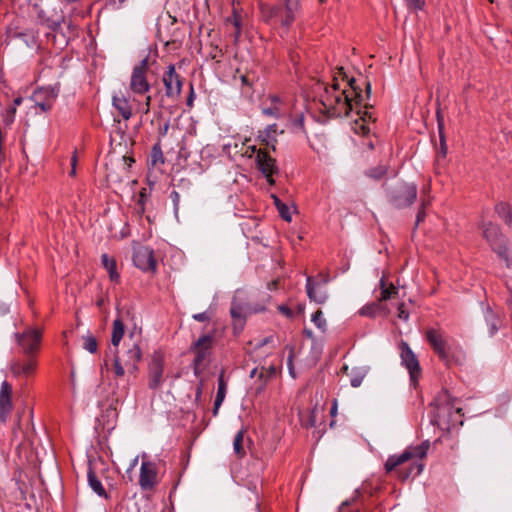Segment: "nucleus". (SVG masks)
<instances>
[{
	"mask_svg": "<svg viewBox=\"0 0 512 512\" xmlns=\"http://www.w3.org/2000/svg\"><path fill=\"white\" fill-rule=\"evenodd\" d=\"M134 142V130H112L110 133L112 150L105 164L106 177L109 181L120 183L129 177V169L135 160L127 153Z\"/></svg>",
	"mask_w": 512,
	"mask_h": 512,
	"instance_id": "obj_1",
	"label": "nucleus"
},
{
	"mask_svg": "<svg viewBox=\"0 0 512 512\" xmlns=\"http://www.w3.org/2000/svg\"><path fill=\"white\" fill-rule=\"evenodd\" d=\"M429 448L430 442L426 440L422 442L420 445L407 447L400 455L389 456L385 462L386 472H394L396 474V477L401 480H406L412 474L419 475L424 468V465L422 463L413 462L408 469L399 467L408 461L424 459L427 455Z\"/></svg>",
	"mask_w": 512,
	"mask_h": 512,
	"instance_id": "obj_2",
	"label": "nucleus"
},
{
	"mask_svg": "<svg viewBox=\"0 0 512 512\" xmlns=\"http://www.w3.org/2000/svg\"><path fill=\"white\" fill-rule=\"evenodd\" d=\"M400 349V358L402 365L405 366V368L408 370L410 375V381L413 386H416L419 380V377L421 376V368L419 361L414 354V352L411 350L408 343L402 341L399 344Z\"/></svg>",
	"mask_w": 512,
	"mask_h": 512,
	"instance_id": "obj_3",
	"label": "nucleus"
},
{
	"mask_svg": "<svg viewBox=\"0 0 512 512\" xmlns=\"http://www.w3.org/2000/svg\"><path fill=\"white\" fill-rule=\"evenodd\" d=\"M426 339L439 358L450 363L452 359L451 346L448 344L440 330L430 328L426 331Z\"/></svg>",
	"mask_w": 512,
	"mask_h": 512,
	"instance_id": "obj_4",
	"label": "nucleus"
},
{
	"mask_svg": "<svg viewBox=\"0 0 512 512\" xmlns=\"http://www.w3.org/2000/svg\"><path fill=\"white\" fill-rule=\"evenodd\" d=\"M142 458L139 486L144 491H150L158 484V468L155 462L146 459V454H143Z\"/></svg>",
	"mask_w": 512,
	"mask_h": 512,
	"instance_id": "obj_5",
	"label": "nucleus"
},
{
	"mask_svg": "<svg viewBox=\"0 0 512 512\" xmlns=\"http://www.w3.org/2000/svg\"><path fill=\"white\" fill-rule=\"evenodd\" d=\"M164 379V356L160 352H155L148 365V387L157 390L163 384Z\"/></svg>",
	"mask_w": 512,
	"mask_h": 512,
	"instance_id": "obj_6",
	"label": "nucleus"
},
{
	"mask_svg": "<svg viewBox=\"0 0 512 512\" xmlns=\"http://www.w3.org/2000/svg\"><path fill=\"white\" fill-rule=\"evenodd\" d=\"M480 228L482 229L483 238L486 239L491 248L499 255H504L506 246L499 227L492 222H483Z\"/></svg>",
	"mask_w": 512,
	"mask_h": 512,
	"instance_id": "obj_7",
	"label": "nucleus"
},
{
	"mask_svg": "<svg viewBox=\"0 0 512 512\" xmlns=\"http://www.w3.org/2000/svg\"><path fill=\"white\" fill-rule=\"evenodd\" d=\"M16 337L22 353L25 356H35L40 347L41 331L29 329L21 334H16Z\"/></svg>",
	"mask_w": 512,
	"mask_h": 512,
	"instance_id": "obj_8",
	"label": "nucleus"
},
{
	"mask_svg": "<svg viewBox=\"0 0 512 512\" xmlns=\"http://www.w3.org/2000/svg\"><path fill=\"white\" fill-rule=\"evenodd\" d=\"M417 195L416 186L413 184H401L391 193V200L395 207L404 208L411 205Z\"/></svg>",
	"mask_w": 512,
	"mask_h": 512,
	"instance_id": "obj_9",
	"label": "nucleus"
},
{
	"mask_svg": "<svg viewBox=\"0 0 512 512\" xmlns=\"http://www.w3.org/2000/svg\"><path fill=\"white\" fill-rule=\"evenodd\" d=\"M37 369L36 356H25L16 358L10 364V371L15 377L29 378L33 376Z\"/></svg>",
	"mask_w": 512,
	"mask_h": 512,
	"instance_id": "obj_10",
	"label": "nucleus"
},
{
	"mask_svg": "<svg viewBox=\"0 0 512 512\" xmlns=\"http://www.w3.org/2000/svg\"><path fill=\"white\" fill-rule=\"evenodd\" d=\"M265 310V304L263 305H247L242 306L240 304H237L236 301H233L232 307L230 310L232 319H233V325L234 329H238L241 331L243 329L245 318L248 314L251 313H258Z\"/></svg>",
	"mask_w": 512,
	"mask_h": 512,
	"instance_id": "obj_11",
	"label": "nucleus"
},
{
	"mask_svg": "<svg viewBox=\"0 0 512 512\" xmlns=\"http://www.w3.org/2000/svg\"><path fill=\"white\" fill-rule=\"evenodd\" d=\"M133 262L143 271H154L157 265L153 250L146 246L134 248Z\"/></svg>",
	"mask_w": 512,
	"mask_h": 512,
	"instance_id": "obj_12",
	"label": "nucleus"
},
{
	"mask_svg": "<svg viewBox=\"0 0 512 512\" xmlns=\"http://www.w3.org/2000/svg\"><path fill=\"white\" fill-rule=\"evenodd\" d=\"M163 84L165 86L166 96L177 98L181 93L182 81L179 74L175 71V66L170 64L168 70L163 75Z\"/></svg>",
	"mask_w": 512,
	"mask_h": 512,
	"instance_id": "obj_13",
	"label": "nucleus"
},
{
	"mask_svg": "<svg viewBox=\"0 0 512 512\" xmlns=\"http://www.w3.org/2000/svg\"><path fill=\"white\" fill-rule=\"evenodd\" d=\"M13 389L11 384L3 381L0 387V422L5 424L13 410Z\"/></svg>",
	"mask_w": 512,
	"mask_h": 512,
	"instance_id": "obj_14",
	"label": "nucleus"
},
{
	"mask_svg": "<svg viewBox=\"0 0 512 512\" xmlns=\"http://www.w3.org/2000/svg\"><path fill=\"white\" fill-rule=\"evenodd\" d=\"M58 95V90L55 88H41L34 92L33 101L35 106H38L42 111L50 110Z\"/></svg>",
	"mask_w": 512,
	"mask_h": 512,
	"instance_id": "obj_15",
	"label": "nucleus"
},
{
	"mask_svg": "<svg viewBox=\"0 0 512 512\" xmlns=\"http://www.w3.org/2000/svg\"><path fill=\"white\" fill-rule=\"evenodd\" d=\"M212 337L209 335H204L200 337L197 342L193 346V350L196 354L194 359L195 367H198L202 364L204 359L206 358L208 351L212 345Z\"/></svg>",
	"mask_w": 512,
	"mask_h": 512,
	"instance_id": "obj_16",
	"label": "nucleus"
},
{
	"mask_svg": "<svg viewBox=\"0 0 512 512\" xmlns=\"http://www.w3.org/2000/svg\"><path fill=\"white\" fill-rule=\"evenodd\" d=\"M142 356V351L137 343H132L125 354L123 355L124 366L127 368L128 372H135L138 367L137 364L140 361Z\"/></svg>",
	"mask_w": 512,
	"mask_h": 512,
	"instance_id": "obj_17",
	"label": "nucleus"
},
{
	"mask_svg": "<svg viewBox=\"0 0 512 512\" xmlns=\"http://www.w3.org/2000/svg\"><path fill=\"white\" fill-rule=\"evenodd\" d=\"M256 162L258 169L264 176H269V173H278L275 159L261 149L257 151Z\"/></svg>",
	"mask_w": 512,
	"mask_h": 512,
	"instance_id": "obj_18",
	"label": "nucleus"
},
{
	"mask_svg": "<svg viewBox=\"0 0 512 512\" xmlns=\"http://www.w3.org/2000/svg\"><path fill=\"white\" fill-rule=\"evenodd\" d=\"M390 310L385 303H382L379 299L372 303H368L359 310L361 316L374 318L376 316H388Z\"/></svg>",
	"mask_w": 512,
	"mask_h": 512,
	"instance_id": "obj_19",
	"label": "nucleus"
},
{
	"mask_svg": "<svg viewBox=\"0 0 512 512\" xmlns=\"http://www.w3.org/2000/svg\"><path fill=\"white\" fill-rule=\"evenodd\" d=\"M130 89L136 94H144L148 92L150 84L147 81L146 73L141 72L139 69H133Z\"/></svg>",
	"mask_w": 512,
	"mask_h": 512,
	"instance_id": "obj_20",
	"label": "nucleus"
},
{
	"mask_svg": "<svg viewBox=\"0 0 512 512\" xmlns=\"http://www.w3.org/2000/svg\"><path fill=\"white\" fill-rule=\"evenodd\" d=\"M306 288L310 300L319 304H322L327 300L328 294L326 289L318 284H314L311 277L307 278Z\"/></svg>",
	"mask_w": 512,
	"mask_h": 512,
	"instance_id": "obj_21",
	"label": "nucleus"
},
{
	"mask_svg": "<svg viewBox=\"0 0 512 512\" xmlns=\"http://www.w3.org/2000/svg\"><path fill=\"white\" fill-rule=\"evenodd\" d=\"M348 84L354 93V98L357 104L362 103L365 99H369L371 96V82L367 79L364 80L363 85L365 87V91H363L359 85L356 83L355 78H348Z\"/></svg>",
	"mask_w": 512,
	"mask_h": 512,
	"instance_id": "obj_22",
	"label": "nucleus"
},
{
	"mask_svg": "<svg viewBox=\"0 0 512 512\" xmlns=\"http://www.w3.org/2000/svg\"><path fill=\"white\" fill-rule=\"evenodd\" d=\"M45 23L47 25V27L52 30V32L56 33V34H60V36L62 37V39L60 40V44H62L63 46H66L69 42V36H66L65 33H63L61 30V25L62 23H65V16L64 15H60L58 16L57 18L53 19V18H47L45 20Z\"/></svg>",
	"mask_w": 512,
	"mask_h": 512,
	"instance_id": "obj_23",
	"label": "nucleus"
},
{
	"mask_svg": "<svg viewBox=\"0 0 512 512\" xmlns=\"http://www.w3.org/2000/svg\"><path fill=\"white\" fill-rule=\"evenodd\" d=\"M112 102H113V106L115 107V109L118 110V112L120 113V115L125 119V120H128L132 113H131V106L129 104V101L124 97V96H113V99H112Z\"/></svg>",
	"mask_w": 512,
	"mask_h": 512,
	"instance_id": "obj_24",
	"label": "nucleus"
},
{
	"mask_svg": "<svg viewBox=\"0 0 512 512\" xmlns=\"http://www.w3.org/2000/svg\"><path fill=\"white\" fill-rule=\"evenodd\" d=\"M380 296L378 299L384 303L387 300L393 299L398 294V289L393 284H386L385 278L382 277L380 280Z\"/></svg>",
	"mask_w": 512,
	"mask_h": 512,
	"instance_id": "obj_25",
	"label": "nucleus"
},
{
	"mask_svg": "<svg viewBox=\"0 0 512 512\" xmlns=\"http://www.w3.org/2000/svg\"><path fill=\"white\" fill-rule=\"evenodd\" d=\"M149 166L152 168H158L165 163V158L161 149L160 141H158L153 147L149 158Z\"/></svg>",
	"mask_w": 512,
	"mask_h": 512,
	"instance_id": "obj_26",
	"label": "nucleus"
},
{
	"mask_svg": "<svg viewBox=\"0 0 512 512\" xmlns=\"http://www.w3.org/2000/svg\"><path fill=\"white\" fill-rule=\"evenodd\" d=\"M101 261L104 268L107 270L111 281L117 282L119 280V274L116 271L115 259L110 257L108 254H103L101 256Z\"/></svg>",
	"mask_w": 512,
	"mask_h": 512,
	"instance_id": "obj_27",
	"label": "nucleus"
},
{
	"mask_svg": "<svg viewBox=\"0 0 512 512\" xmlns=\"http://www.w3.org/2000/svg\"><path fill=\"white\" fill-rule=\"evenodd\" d=\"M125 328L124 323L120 318H117L113 322L111 343L114 347H118L124 336Z\"/></svg>",
	"mask_w": 512,
	"mask_h": 512,
	"instance_id": "obj_28",
	"label": "nucleus"
},
{
	"mask_svg": "<svg viewBox=\"0 0 512 512\" xmlns=\"http://www.w3.org/2000/svg\"><path fill=\"white\" fill-rule=\"evenodd\" d=\"M225 395H226V383L224 381L223 373H221V375L219 376V379H218V390H217V395H216L215 402H214V411H213L214 415L217 414L219 407L221 406L222 402L225 399Z\"/></svg>",
	"mask_w": 512,
	"mask_h": 512,
	"instance_id": "obj_29",
	"label": "nucleus"
},
{
	"mask_svg": "<svg viewBox=\"0 0 512 512\" xmlns=\"http://www.w3.org/2000/svg\"><path fill=\"white\" fill-rule=\"evenodd\" d=\"M259 8H260L261 16L264 19V21H266V22H268L272 18L278 16L282 10L281 7H279V6H269L262 2L259 3Z\"/></svg>",
	"mask_w": 512,
	"mask_h": 512,
	"instance_id": "obj_30",
	"label": "nucleus"
},
{
	"mask_svg": "<svg viewBox=\"0 0 512 512\" xmlns=\"http://www.w3.org/2000/svg\"><path fill=\"white\" fill-rule=\"evenodd\" d=\"M88 482L95 493H97L101 497H107L106 491L102 486L101 481L98 479L97 475L92 470L88 471Z\"/></svg>",
	"mask_w": 512,
	"mask_h": 512,
	"instance_id": "obj_31",
	"label": "nucleus"
},
{
	"mask_svg": "<svg viewBox=\"0 0 512 512\" xmlns=\"http://www.w3.org/2000/svg\"><path fill=\"white\" fill-rule=\"evenodd\" d=\"M286 10V16L283 25L289 26L294 21V11L298 7V0H283Z\"/></svg>",
	"mask_w": 512,
	"mask_h": 512,
	"instance_id": "obj_32",
	"label": "nucleus"
},
{
	"mask_svg": "<svg viewBox=\"0 0 512 512\" xmlns=\"http://www.w3.org/2000/svg\"><path fill=\"white\" fill-rule=\"evenodd\" d=\"M485 320H486L487 325L489 326L490 335H493L494 333H496L498 331L499 325H500V320H499L498 316L490 309H487V311L485 313Z\"/></svg>",
	"mask_w": 512,
	"mask_h": 512,
	"instance_id": "obj_33",
	"label": "nucleus"
},
{
	"mask_svg": "<svg viewBox=\"0 0 512 512\" xmlns=\"http://www.w3.org/2000/svg\"><path fill=\"white\" fill-rule=\"evenodd\" d=\"M243 441H244V431L240 430L235 435L234 441H233V449H234L235 454L238 457H243L245 455V453H246L244 445H243Z\"/></svg>",
	"mask_w": 512,
	"mask_h": 512,
	"instance_id": "obj_34",
	"label": "nucleus"
},
{
	"mask_svg": "<svg viewBox=\"0 0 512 512\" xmlns=\"http://www.w3.org/2000/svg\"><path fill=\"white\" fill-rule=\"evenodd\" d=\"M496 213L507 223L512 221L511 207L509 204L501 202L495 206Z\"/></svg>",
	"mask_w": 512,
	"mask_h": 512,
	"instance_id": "obj_35",
	"label": "nucleus"
},
{
	"mask_svg": "<svg viewBox=\"0 0 512 512\" xmlns=\"http://www.w3.org/2000/svg\"><path fill=\"white\" fill-rule=\"evenodd\" d=\"M355 131L362 139L361 143H358V145L367 146L369 149H372L374 147V140L370 133L371 130H355Z\"/></svg>",
	"mask_w": 512,
	"mask_h": 512,
	"instance_id": "obj_36",
	"label": "nucleus"
},
{
	"mask_svg": "<svg viewBox=\"0 0 512 512\" xmlns=\"http://www.w3.org/2000/svg\"><path fill=\"white\" fill-rule=\"evenodd\" d=\"M365 375L366 371L364 369H353L350 379L351 385L355 388L359 387L362 384Z\"/></svg>",
	"mask_w": 512,
	"mask_h": 512,
	"instance_id": "obj_37",
	"label": "nucleus"
},
{
	"mask_svg": "<svg viewBox=\"0 0 512 512\" xmlns=\"http://www.w3.org/2000/svg\"><path fill=\"white\" fill-rule=\"evenodd\" d=\"M262 113L266 116L278 118L285 114L284 110L280 106H263Z\"/></svg>",
	"mask_w": 512,
	"mask_h": 512,
	"instance_id": "obj_38",
	"label": "nucleus"
},
{
	"mask_svg": "<svg viewBox=\"0 0 512 512\" xmlns=\"http://www.w3.org/2000/svg\"><path fill=\"white\" fill-rule=\"evenodd\" d=\"M83 348L90 353H95L98 348L97 340L92 335H86L83 337Z\"/></svg>",
	"mask_w": 512,
	"mask_h": 512,
	"instance_id": "obj_39",
	"label": "nucleus"
},
{
	"mask_svg": "<svg viewBox=\"0 0 512 512\" xmlns=\"http://www.w3.org/2000/svg\"><path fill=\"white\" fill-rule=\"evenodd\" d=\"M312 322L316 325L318 329H320L322 332H325L326 330V320L323 317V313L321 310H317L312 315Z\"/></svg>",
	"mask_w": 512,
	"mask_h": 512,
	"instance_id": "obj_40",
	"label": "nucleus"
},
{
	"mask_svg": "<svg viewBox=\"0 0 512 512\" xmlns=\"http://www.w3.org/2000/svg\"><path fill=\"white\" fill-rule=\"evenodd\" d=\"M233 18H234L233 24L235 26V31H234V33L231 34V36H233L234 43L236 44L238 42L240 34H241V19H240V16H238L235 11L233 14Z\"/></svg>",
	"mask_w": 512,
	"mask_h": 512,
	"instance_id": "obj_41",
	"label": "nucleus"
},
{
	"mask_svg": "<svg viewBox=\"0 0 512 512\" xmlns=\"http://www.w3.org/2000/svg\"><path fill=\"white\" fill-rule=\"evenodd\" d=\"M16 109L15 107H8L3 115V124L9 126L14 122Z\"/></svg>",
	"mask_w": 512,
	"mask_h": 512,
	"instance_id": "obj_42",
	"label": "nucleus"
},
{
	"mask_svg": "<svg viewBox=\"0 0 512 512\" xmlns=\"http://www.w3.org/2000/svg\"><path fill=\"white\" fill-rule=\"evenodd\" d=\"M117 354H118V351L116 350L115 356H114V371H115V374L117 377H122L125 374V369L121 363V359L119 358V356Z\"/></svg>",
	"mask_w": 512,
	"mask_h": 512,
	"instance_id": "obj_43",
	"label": "nucleus"
},
{
	"mask_svg": "<svg viewBox=\"0 0 512 512\" xmlns=\"http://www.w3.org/2000/svg\"><path fill=\"white\" fill-rule=\"evenodd\" d=\"M439 140H440V149H439V156L445 158L447 154V144H446V137L444 134V130H439Z\"/></svg>",
	"mask_w": 512,
	"mask_h": 512,
	"instance_id": "obj_44",
	"label": "nucleus"
},
{
	"mask_svg": "<svg viewBox=\"0 0 512 512\" xmlns=\"http://www.w3.org/2000/svg\"><path fill=\"white\" fill-rule=\"evenodd\" d=\"M277 210L283 220L291 222L292 215L290 212V208L285 203L281 204Z\"/></svg>",
	"mask_w": 512,
	"mask_h": 512,
	"instance_id": "obj_45",
	"label": "nucleus"
},
{
	"mask_svg": "<svg viewBox=\"0 0 512 512\" xmlns=\"http://www.w3.org/2000/svg\"><path fill=\"white\" fill-rule=\"evenodd\" d=\"M386 174V168L384 166H378L374 169L369 170L367 175L374 179H380Z\"/></svg>",
	"mask_w": 512,
	"mask_h": 512,
	"instance_id": "obj_46",
	"label": "nucleus"
},
{
	"mask_svg": "<svg viewBox=\"0 0 512 512\" xmlns=\"http://www.w3.org/2000/svg\"><path fill=\"white\" fill-rule=\"evenodd\" d=\"M257 79V76L255 75L254 72H248L244 75L241 76V82L243 85H246V86H249V87H252L253 83L255 82V80Z\"/></svg>",
	"mask_w": 512,
	"mask_h": 512,
	"instance_id": "obj_47",
	"label": "nucleus"
},
{
	"mask_svg": "<svg viewBox=\"0 0 512 512\" xmlns=\"http://www.w3.org/2000/svg\"><path fill=\"white\" fill-rule=\"evenodd\" d=\"M360 119L363 121V124H361L359 128H367L366 125L376 122V119L373 118L372 114L369 113L368 111H364L363 114L360 116Z\"/></svg>",
	"mask_w": 512,
	"mask_h": 512,
	"instance_id": "obj_48",
	"label": "nucleus"
},
{
	"mask_svg": "<svg viewBox=\"0 0 512 512\" xmlns=\"http://www.w3.org/2000/svg\"><path fill=\"white\" fill-rule=\"evenodd\" d=\"M449 410V408L447 407H439L438 408V411H437V417L435 419H433V423L442 427L445 423L443 422L442 420V415H444L447 411Z\"/></svg>",
	"mask_w": 512,
	"mask_h": 512,
	"instance_id": "obj_49",
	"label": "nucleus"
},
{
	"mask_svg": "<svg viewBox=\"0 0 512 512\" xmlns=\"http://www.w3.org/2000/svg\"><path fill=\"white\" fill-rule=\"evenodd\" d=\"M397 317L403 321H407L409 319V312L405 309L404 303L399 304L397 308Z\"/></svg>",
	"mask_w": 512,
	"mask_h": 512,
	"instance_id": "obj_50",
	"label": "nucleus"
},
{
	"mask_svg": "<svg viewBox=\"0 0 512 512\" xmlns=\"http://www.w3.org/2000/svg\"><path fill=\"white\" fill-rule=\"evenodd\" d=\"M406 3H407V6L410 8V9H415V10H422L423 7H424V1H421V0H405Z\"/></svg>",
	"mask_w": 512,
	"mask_h": 512,
	"instance_id": "obj_51",
	"label": "nucleus"
},
{
	"mask_svg": "<svg viewBox=\"0 0 512 512\" xmlns=\"http://www.w3.org/2000/svg\"><path fill=\"white\" fill-rule=\"evenodd\" d=\"M276 373V369L274 366H270L268 369H265V368H261L260 369V374H259V377L260 378H263L264 376L269 378V377H272L274 376Z\"/></svg>",
	"mask_w": 512,
	"mask_h": 512,
	"instance_id": "obj_52",
	"label": "nucleus"
},
{
	"mask_svg": "<svg viewBox=\"0 0 512 512\" xmlns=\"http://www.w3.org/2000/svg\"><path fill=\"white\" fill-rule=\"evenodd\" d=\"M133 69H139L141 72L147 73L149 69V56H146L143 60H141L140 63Z\"/></svg>",
	"mask_w": 512,
	"mask_h": 512,
	"instance_id": "obj_53",
	"label": "nucleus"
},
{
	"mask_svg": "<svg viewBox=\"0 0 512 512\" xmlns=\"http://www.w3.org/2000/svg\"><path fill=\"white\" fill-rule=\"evenodd\" d=\"M425 207H426V204H425V202H423L421 205V208L419 209V211L417 213L416 223H415L416 226H418L425 219V216H426Z\"/></svg>",
	"mask_w": 512,
	"mask_h": 512,
	"instance_id": "obj_54",
	"label": "nucleus"
},
{
	"mask_svg": "<svg viewBox=\"0 0 512 512\" xmlns=\"http://www.w3.org/2000/svg\"><path fill=\"white\" fill-rule=\"evenodd\" d=\"M342 95L344 96L343 105L345 108V113L348 114V111L352 109L351 98L346 94V91H343Z\"/></svg>",
	"mask_w": 512,
	"mask_h": 512,
	"instance_id": "obj_55",
	"label": "nucleus"
},
{
	"mask_svg": "<svg viewBox=\"0 0 512 512\" xmlns=\"http://www.w3.org/2000/svg\"><path fill=\"white\" fill-rule=\"evenodd\" d=\"M193 319L199 322H205L210 320V315L207 312L197 313L193 315Z\"/></svg>",
	"mask_w": 512,
	"mask_h": 512,
	"instance_id": "obj_56",
	"label": "nucleus"
},
{
	"mask_svg": "<svg viewBox=\"0 0 512 512\" xmlns=\"http://www.w3.org/2000/svg\"><path fill=\"white\" fill-rule=\"evenodd\" d=\"M278 311L288 318H291L293 316L292 310L285 305L278 306Z\"/></svg>",
	"mask_w": 512,
	"mask_h": 512,
	"instance_id": "obj_57",
	"label": "nucleus"
},
{
	"mask_svg": "<svg viewBox=\"0 0 512 512\" xmlns=\"http://www.w3.org/2000/svg\"><path fill=\"white\" fill-rule=\"evenodd\" d=\"M268 101L270 102V105L280 106L283 109V103L278 96L272 95L268 98Z\"/></svg>",
	"mask_w": 512,
	"mask_h": 512,
	"instance_id": "obj_58",
	"label": "nucleus"
},
{
	"mask_svg": "<svg viewBox=\"0 0 512 512\" xmlns=\"http://www.w3.org/2000/svg\"><path fill=\"white\" fill-rule=\"evenodd\" d=\"M436 117L438 122V128H444V117L439 110H437Z\"/></svg>",
	"mask_w": 512,
	"mask_h": 512,
	"instance_id": "obj_59",
	"label": "nucleus"
},
{
	"mask_svg": "<svg viewBox=\"0 0 512 512\" xmlns=\"http://www.w3.org/2000/svg\"><path fill=\"white\" fill-rule=\"evenodd\" d=\"M171 198L173 200L174 205L177 207L180 198L179 193L177 191H172Z\"/></svg>",
	"mask_w": 512,
	"mask_h": 512,
	"instance_id": "obj_60",
	"label": "nucleus"
},
{
	"mask_svg": "<svg viewBox=\"0 0 512 512\" xmlns=\"http://www.w3.org/2000/svg\"><path fill=\"white\" fill-rule=\"evenodd\" d=\"M193 99H194V91H193V86L191 85V87H190V94L187 97V105L188 106H192Z\"/></svg>",
	"mask_w": 512,
	"mask_h": 512,
	"instance_id": "obj_61",
	"label": "nucleus"
},
{
	"mask_svg": "<svg viewBox=\"0 0 512 512\" xmlns=\"http://www.w3.org/2000/svg\"><path fill=\"white\" fill-rule=\"evenodd\" d=\"M139 196H140V200H139V202H140L141 204H143V203H144V201H145V198H146V196H147V189H146V188H142V189H141V191H140V195H139Z\"/></svg>",
	"mask_w": 512,
	"mask_h": 512,
	"instance_id": "obj_62",
	"label": "nucleus"
},
{
	"mask_svg": "<svg viewBox=\"0 0 512 512\" xmlns=\"http://www.w3.org/2000/svg\"><path fill=\"white\" fill-rule=\"evenodd\" d=\"M46 37L48 39V41H52L54 44L56 43V40H57V34L56 33H47L46 34Z\"/></svg>",
	"mask_w": 512,
	"mask_h": 512,
	"instance_id": "obj_63",
	"label": "nucleus"
},
{
	"mask_svg": "<svg viewBox=\"0 0 512 512\" xmlns=\"http://www.w3.org/2000/svg\"><path fill=\"white\" fill-rule=\"evenodd\" d=\"M271 197L273 199V202H274L276 208L278 209L280 207V205L283 204V202H281V200L275 194H272Z\"/></svg>",
	"mask_w": 512,
	"mask_h": 512,
	"instance_id": "obj_64",
	"label": "nucleus"
}]
</instances>
